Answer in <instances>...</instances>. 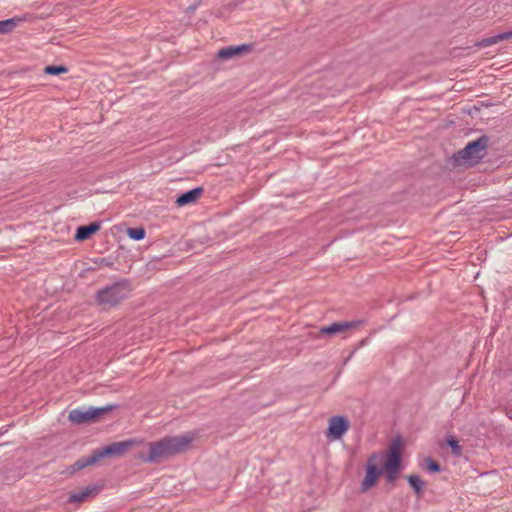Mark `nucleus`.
Masks as SVG:
<instances>
[{
	"label": "nucleus",
	"instance_id": "nucleus-1",
	"mask_svg": "<svg viewBox=\"0 0 512 512\" xmlns=\"http://www.w3.org/2000/svg\"><path fill=\"white\" fill-rule=\"evenodd\" d=\"M403 442L396 437L386 453H372L366 462L365 476L361 482V491L366 492L375 486L381 475L385 474L387 483L394 484L402 468Z\"/></svg>",
	"mask_w": 512,
	"mask_h": 512
},
{
	"label": "nucleus",
	"instance_id": "nucleus-2",
	"mask_svg": "<svg viewBox=\"0 0 512 512\" xmlns=\"http://www.w3.org/2000/svg\"><path fill=\"white\" fill-rule=\"evenodd\" d=\"M193 440L194 437L190 434L165 437L159 441L149 443L148 453H140L139 459L148 463L165 460L188 450Z\"/></svg>",
	"mask_w": 512,
	"mask_h": 512
},
{
	"label": "nucleus",
	"instance_id": "nucleus-3",
	"mask_svg": "<svg viewBox=\"0 0 512 512\" xmlns=\"http://www.w3.org/2000/svg\"><path fill=\"white\" fill-rule=\"evenodd\" d=\"M134 444L135 441L128 440L123 442H115L110 445L98 448L93 451L90 456L77 460L73 465L69 467V472L75 473L76 471H80L88 466L100 462L105 457L121 456L125 454Z\"/></svg>",
	"mask_w": 512,
	"mask_h": 512
},
{
	"label": "nucleus",
	"instance_id": "nucleus-4",
	"mask_svg": "<svg viewBox=\"0 0 512 512\" xmlns=\"http://www.w3.org/2000/svg\"><path fill=\"white\" fill-rule=\"evenodd\" d=\"M489 145V137L482 135L477 140L469 142L465 148L453 155L455 165L473 166L483 159Z\"/></svg>",
	"mask_w": 512,
	"mask_h": 512
},
{
	"label": "nucleus",
	"instance_id": "nucleus-5",
	"mask_svg": "<svg viewBox=\"0 0 512 512\" xmlns=\"http://www.w3.org/2000/svg\"><path fill=\"white\" fill-rule=\"evenodd\" d=\"M130 291L131 289L127 282H116L99 290L96 294V301L104 307H115L128 298Z\"/></svg>",
	"mask_w": 512,
	"mask_h": 512
},
{
	"label": "nucleus",
	"instance_id": "nucleus-6",
	"mask_svg": "<svg viewBox=\"0 0 512 512\" xmlns=\"http://www.w3.org/2000/svg\"><path fill=\"white\" fill-rule=\"evenodd\" d=\"M350 428V423L345 416H332L328 421L327 437L332 440L341 439Z\"/></svg>",
	"mask_w": 512,
	"mask_h": 512
},
{
	"label": "nucleus",
	"instance_id": "nucleus-7",
	"mask_svg": "<svg viewBox=\"0 0 512 512\" xmlns=\"http://www.w3.org/2000/svg\"><path fill=\"white\" fill-rule=\"evenodd\" d=\"M110 408L111 407L90 408L89 410L86 411L74 409L70 411L68 418L73 423L83 424L103 415L105 412L110 410Z\"/></svg>",
	"mask_w": 512,
	"mask_h": 512
},
{
	"label": "nucleus",
	"instance_id": "nucleus-8",
	"mask_svg": "<svg viewBox=\"0 0 512 512\" xmlns=\"http://www.w3.org/2000/svg\"><path fill=\"white\" fill-rule=\"evenodd\" d=\"M361 324H363L362 320L334 322L328 326L322 327L320 329V333L327 335H335L337 333H342L344 331L357 328Z\"/></svg>",
	"mask_w": 512,
	"mask_h": 512
},
{
	"label": "nucleus",
	"instance_id": "nucleus-9",
	"mask_svg": "<svg viewBox=\"0 0 512 512\" xmlns=\"http://www.w3.org/2000/svg\"><path fill=\"white\" fill-rule=\"evenodd\" d=\"M252 47L250 44H242L239 46H228L220 49L217 53V58L221 60H228L242 54L251 52Z\"/></svg>",
	"mask_w": 512,
	"mask_h": 512
},
{
	"label": "nucleus",
	"instance_id": "nucleus-10",
	"mask_svg": "<svg viewBox=\"0 0 512 512\" xmlns=\"http://www.w3.org/2000/svg\"><path fill=\"white\" fill-rule=\"evenodd\" d=\"M99 492V488L96 485H90L81 491L71 493L68 501L70 503L80 504L86 501L89 497L95 496Z\"/></svg>",
	"mask_w": 512,
	"mask_h": 512
},
{
	"label": "nucleus",
	"instance_id": "nucleus-11",
	"mask_svg": "<svg viewBox=\"0 0 512 512\" xmlns=\"http://www.w3.org/2000/svg\"><path fill=\"white\" fill-rule=\"evenodd\" d=\"M203 191H204V189L202 187H196L192 190H189V191L181 194L176 199L175 203L179 207H182V206H185V205H188L191 203H195L201 197V195L203 194Z\"/></svg>",
	"mask_w": 512,
	"mask_h": 512
},
{
	"label": "nucleus",
	"instance_id": "nucleus-12",
	"mask_svg": "<svg viewBox=\"0 0 512 512\" xmlns=\"http://www.w3.org/2000/svg\"><path fill=\"white\" fill-rule=\"evenodd\" d=\"M99 229L100 224L96 222L90 223L89 225L80 226L76 231L75 240L85 241L89 239L94 233L99 231Z\"/></svg>",
	"mask_w": 512,
	"mask_h": 512
},
{
	"label": "nucleus",
	"instance_id": "nucleus-13",
	"mask_svg": "<svg viewBox=\"0 0 512 512\" xmlns=\"http://www.w3.org/2000/svg\"><path fill=\"white\" fill-rule=\"evenodd\" d=\"M511 38H512V30L500 33V34L492 36V37L484 38L481 41L477 42L476 46L487 47V46L497 44L498 42L503 41V40H509Z\"/></svg>",
	"mask_w": 512,
	"mask_h": 512
},
{
	"label": "nucleus",
	"instance_id": "nucleus-14",
	"mask_svg": "<svg viewBox=\"0 0 512 512\" xmlns=\"http://www.w3.org/2000/svg\"><path fill=\"white\" fill-rule=\"evenodd\" d=\"M21 21V18H18V17H14V18H10V19H6V20H3V21H0V33L1 34H6V33H9L11 31H13V29L16 27V25Z\"/></svg>",
	"mask_w": 512,
	"mask_h": 512
},
{
	"label": "nucleus",
	"instance_id": "nucleus-15",
	"mask_svg": "<svg viewBox=\"0 0 512 512\" xmlns=\"http://www.w3.org/2000/svg\"><path fill=\"white\" fill-rule=\"evenodd\" d=\"M407 481L412 487V489L415 491V493L420 496L422 494V489L425 485L421 478L418 475L412 474L407 476Z\"/></svg>",
	"mask_w": 512,
	"mask_h": 512
},
{
	"label": "nucleus",
	"instance_id": "nucleus-16",
	"mask_svg": "<svg viewBox=\"0 0 512 512\" xmlns=\"http://www.w3.org/2000/svg\"><path fill=\"white\" fill-rule=\"evenodd\" d=\"M447 445L451 448L453 455L459 457L462 455V447L459 445L458 440L454 436L446 438Z\"/></svg>",
	"mask_w": 512,
	"mask_h": 512
},
{
	"label": "nucleus",
	"instance_id": "nucleus-17",
	"mask_svg": "<svg viewBox=\"0 0 512 512\" xmlns=\"http://www.w3.org/2000/svg\"><path fill=\"white\" fill-rule=\"evenodd\" d=\"M127 235L133 240L140 241L144 239L146 232L143 227L128 228Z\"/></svg>",
	"mask_w": 512,
	"mask_h": 512
},
{
	"label": "nucleus",
	"instance_id": "nucleus-18",
	"mask_svg": "<svg viewBox=\"0 0 512 512\" xmlns=\"http://www.w3.org/2000/svg\"><path fill=\"white\" fill-rule=\"evenodd\" d=\"M68 71V68L64 65H49L44 68V73L48 75H59L66 73Z\"/></svg>",
	"mask_w": 512,
	"mask_h": 512
},
{
	"label": "nucleus",
	"instance_id": "nucleus-19",
	"mask_svg": "<svg viewBox=\"0 0 512 512\" xmlns=\"http://www.w3.org/2000/svg\"><path fill=\"white\" fill-rule=\"evenodd\" d=\"M425 462H426V468L430 472H439L440 471V465L433 459L427 458L425 460Z\"/></svg>",
	"mask_w": 512,
	"mask_h": 512
}]
</instances>
